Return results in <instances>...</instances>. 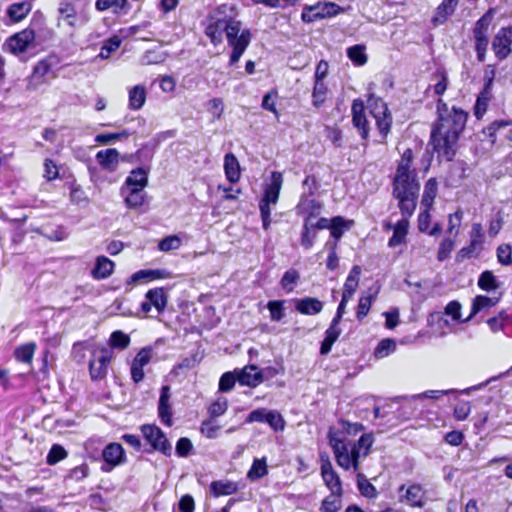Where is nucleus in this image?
Returning a JSON list of instances; mask_svg holds the SVG:
<instances>
[{
    "instance_id": "2",
    "label": "nucleus",
    "mask_w": 512,
    "mask_h": 512,
    "mask_svg": "<svg viewBox=\"0 0 512 512\" xmlns=\"http://www.w3.org/2000/svg\"><path fill=\"white\" fill-rule=\"evenodd\" d=\"M413 152L406 149L398 163L393 180V196L399 201L402 216L411 217L416 209L420 184L414 169H411Z\"/></svg>"
},
{
    "instance_id": "15",
    "label": "nucleus",
    "mask_w": 512,
    "mask_h": 512,
    "mask_svg": "<svg viewBox=\"0 0 512 512\" xmlns=\"http://www.w3.org/2000/svg\"><path fill=\"white\" fill-rule=\"evenodd\" d=\"M507 32L504 27L500 28L492 40V49L498 60H504L512 53V42Z\"/></svg>"
},
{
    "instance_id": "13",
    "label": "nucleus",
    "mask_w": 512,
    "mask_h": 512,
    "mask_svg": "<svg viewBox=\"0 0 512 512\" xmlns=\"http://www.w3.org/2000/svg\"><path fill=\"white\" fill-rule=\"evenodd\" d=\"M55 75L52 72V62L49 59L39 61L33 68L32 75L28 82V89L36 90L38 87L47 82L48 78Z\"/></svg>"
},
{
    "instance_id": "64",
    "label": "nucleus",
    "mask_w": 512,
    "mask_h": 512,
    "mask_svg": "<svg viewBox=\"0 0 512 512\" xmlns=\"http://www.w3.org/2000/svg\"><path fill=\"white\" fill-rule=\"evenodd\" d=\"M497 258L502 265L512 264V247L509 244H502L497 248Z\"/></svg>"
},
{
    "instance_id": "43",
    "label": "nucleus",
    "mask_w": 512,
    "mask_h": 512,
    "mask_svg": "<svg viewBox=\"0 0 512 512\" xmlns=\"http://www.w3.org/2000/svg\"><path fill=\"white\" fill-rule=\"evenodd\" d=\"M348 58L357 66L366 64L368 57L365 53V46L354 45L347 49Z\"/></svg>"
},
{
    "instance_id": "17",
    "label": "nucleus",
    "mask_w": 512,
    "mask_h": 512,
    "mask_svg": "<svg viewBox=\"0 0 512 512\" xmlns=\"http://www.w3.org/2000/svg\"><path fill=\"white\" fill-rule=\"evenodd\" d=\"M35 32L33 29L26 28L11 36L8 40V46L14 54L24 52L34 41Z\"/></svg>"
},
{
    "instance_id": "63",
    "label": "nucleus",
    "mask_w": 512,
    "mask_h": 512,
    "mask_svg": "<svg viewBox=\"0 0 512 512\" xmlns=\"http://www.w3.org/2000/svg\"><path fill=\"white\" fill-rule=\"evenodd\" d=\"M237 380V374L235 370L233 372L224 373L219 381V390L221 392H229L235 385Z\"/></svg>"
},
{
    "instance_id": "44",
    "label": "nucleus",
    "mask_w": 512,
    "mask_h": 512,
    "mask_svg": "<svg viewBox=\"0 0 512 512\" xmlns=\"http://www.w3.org/2000/svg\"><path fill=\"white\" fill-rule=\"evenodd\" d=\"M490 84H491V80H489V82L486 84L485 89L480 93V95L477 98V101L475 104V115L477 118L482 117L487 110L488 102L490 100V92H489Z\"/></svg>"
},
{
    "instance_id": "48",
    "label": "nucleus",
    "mask_w": 512,
    "mask_h": 512,
    "mask_svg": "<svg viewBox=\"0 0 512 512\" xmlns=\"http://www.w3.org/2000/svg\"><path fill=\"white\" fill-rule=\"evenodd\" d=\"M121 42V38L117 35L107 39L101 47L98 57L101 59H108L111 53L120 47Z\"/></svg>"
},
{
    "instance_id": "33",
    "label": "nucleus",
    "mask_w": 512,
    "mask_h": 512,
    "mask_svg": "<svg viewBox=\"0 0 512 512\" xmlns=\"http://www.w3.org/2000/svg\"><path fill=\"white\" fill-rule=\"evenodd\" d=\"M321 205L313 198L308 196H301L300 201L297 205L298 213H305L309 217V221L312 217L319 214Z\"/></svg>"
},
{
    "instance_id": "31",
    "label": "nucleus",
    "mask_w": 512,
    "mask_h": 512,
    "mask_svg": "<svg viewBox=\"0 0 512 512\" xmlns=\"http://www.w3.org/2000/svg\"><path fill=\"white\" fill-rule=\"evenodd\" d=\"M121 194L124 196L126 206L130 209L141 207L145 202L144 189L127 188L126 192Z\"/></svg>"
},
{
    "instance_id": "62",
    "label": "nucleus",
    "mask_w": 512,
    "mask_h": 512,
    "mask_svg": "<svg viewBox=\"0 0 512 512\" xmlns=\"http://www.w3.org/2000/svg\"><path fill=\"white\" fill-rule=\"evenodd\" d=\"M454 249V241L451 238H444L438 248L437 259L443 262L449 258L452 250Z\"/></svg>"
},
{
    "instance_id": "4",
    "label": "nucleus",
    "mask_w": 512,
    "mask_h": 512,
    "mask_svg": "<svg viewBox=\"0 0 512 512\" xmlns=\"http://www.w3.org/2000/svg\"><path fill=\"white\" fill-rule=\"evenodd\" d=\"M328 439L337 464L344 470L353 468L354 471H358L359 459L369 454L373 444L371 434H364L357 441L351 442L341 439L337 433L330 430Z\"/></svg>"
},
{
    "instance_id": "21",
    "label": "nucleus",
    "mask_w": 512,
    "mask_h": 512,
    "mask_svg": "<svg viewBox=\"0 0 512 512\" xmlns=\"http://www.w3.org/2000/svg\"><path fill=\"white\" fill-rule=\"evenodd\" d=\"M410 217L403 216L395 225L388 224V229H393V235L388 241V246L391 248L397 247L406 241L408 233L409 219Z\"/></svg>"
},
{
    "instance_id": "37",
    "label": "nucleus",
    "mask_w": 512,
    "mask_h": 512,
    "mask_svg": "<svg viewBox=\"0 0 512 512\" xmlns=\"http://www.w3.org/2000/svg\"><path fill=\"white\" fill-rule=\"evenodd\" d=\"M341 332L342 330L340 327L329 326L327 328L325 331V337L321 343L320 354L327 355L331 351L333 344L337 341Z\"/></svg>"
},
{
    "instance_id": "58",
    "label": "nucleus",
    "mask_w": 512,
    "mask_h": 512,
    "mask_svg": "<svg viewBox=\"0 0 512 512\" xmlns=\"http://www.w3.org/2000/svg\"><path fill=\"white\" fill-rule=\"evenodd\" d=\"M396 349V343L392 339H383L381 340L376 349H375V356L377 358H383L389 355L390 353L394 352Z\"/></svg>"
},
{
    "instance_id": "8",
    "label": "nucleus",
    "mask_w": 512,
    "mask_h": 512,
    "mask_svg": "<svg viewBox=\"0 0 512 512\" xmlns=\"http://www.w3.org/2000/svg\"><path fill=\"white\" fill-rule=\"evenodd\" d=\"M102 465L100 470L104 473H110L114 468L123 465L127 461L126 453L121 444L112 442L102 450Z\"/></svg>"
},
{
    "instance_id": "35",
    "label": "nucleus",
    "mask_w": 512,
    "mask_h": 512,
    "mask_svg": "<svg viewBox=\"0 0 512 512\" xmlns=\"http://www.w3.org/2000/svg\"><path fill=\"white\" fill-rule=\"evenodd\" d=\"M210 490L215 497L231 495L238 490V485L237 483L228 480L213 481L210 485Z\"/></svg>"
},
{
    "instance_id": "3",
    "label": "nucleus",
    "mask_w": 512,
    "mask_h": 512,
    "mask_svg": "<svg viewBox=\"0 0 512 512\" xmlns=\"http://www.w3.org/2000/svg\"><path fill=\"white\" fill-rule=\"evenodd\" d=\"M205 33L214 45L221 43L223 33L226 34L228 44L233 48L230 55V65L239 61L251 41L250 30H241V22L232 18L217 19L209 23Z\"/></svg>"
},
{
    "instance_id": "34",
    "label": "nucleus",
    "mask_w": 512,
    "mask_h": 512,
    "mask_svg": "<svg viewBox=\"0 0 512 512\" xmlns=\"http://www.w3.org/2000/svg\"><path fill=\"white\" fill-rule=\"evenodd\" d=\"M353 224L352 220H345L341 216H336L330 220L331 237L339 240L346 230H349Z\"/></svg>"
},
{
    "instance_id": "61",
    "label": "nucleus",
    "mask_w": 512,
    "mask_h": 512,
    "mask_svg": "<svg viewBox=\"0 0 512 512\" xmlns=\"http://www.w3.org/2000/svg\"><path fill=\"white\" fill-rule=\"evenodd\" d=\"M373 299L372 294L360 297L356 313L358 320H362L369 313Z\"/></svg>"
},
{
    "instance_id": "40",
    "label": "nucleus",
    "mask_w": 512,
    "mask_h": 512,
    "mask_svg": "<svg viewBox=\"0 0 512 512\" xmlns=\"http://www.w3.org/2000/svg\"><path fill=\"white\" fill-rule=\"evenodd\" d=\"M127 6V0H96L95 8L98 11L111 9L114 14L120 13Z\"/></svg>"
},
{
    "instance_id": "12",
    "label": "nucleus",
    "mask_w": 512,
    "mask_h": 512,
    "mask_svg": "<svg viewBox=\"0 0 512 512\" xmlns=\"http://www.w3.org/2000/svg\"><path fill=\"white\" fill-rule=\"evenodd\" d=\"M376 120L378 130L383 138H386L390 132L392 124V116L389 113L386 103L382 100H376L371 110Z\"/></svg>"
},
{
    "instance_id": "32",
    "label": "nucleus",
    "mask_w": 512,
    "mask_h": 512,
    "mask_svg": "<svg viewBox=\"0 0 512 512\" xmlns=\"http://www.w3.org/2000/svg\"><path fill=\"white\" fill-rule=\"evenodd\" d=\"M459 0H443L436 9V15L433 17L435 24H442L452 15L458 5Z\"/></svg>"
},
{
    "instance_id": "18",
    "label": "nucleus",
    "mask_w": 512,
    "mask_h": 512,
    "mask_svg": "<svg viewBox=\"0 0 512 512\" xmlns=\"http://www.w3.org/2000/svg\"><path fill=\"white\" fill-rule=\"evenodd\" d=\"M352 122L359 130L363 139L369 135L368 121L365 115L364 103L360 99H355L352 103Z\"/></svg>"
},
{
    "instance_id": "54",
    "label": "nucleus",
    "mask_w": 512,
    "mask_h": 512,
    "mask_svg": "<svg viewBox=\"0 0 512 512\" xmlns=\"http://www.w3.org/2000/svg\"><path fill=\"white\" fill-rule=\"evenodd\" d=\"M228 408V401L224 397L218 398L216 401L210 404L208 407L209 418L215 419L223 415Z\"/></svg>"
},
{
    "instance_id": "20",
    "label": "nucleus",
    "mask_w": 512,
    "mask_h": 512,
    "mask_svg": "<svg viewBox=\"0 0 512 512\" xmlns=\"http://www.w3.org/2000/svg\"><path fill=\"white\" fill-rule=\"evenodd\" d=\"M148 174V168L138 167L133 169L121 187V193H125L127 188L145 189L148 185Z\"/></svg>"
},
{
    "instance_id": "16",
    "label": "nucleus",
    "mask_w": 512,
    "mask_h": 512,
    "mask_svg": "<svg viewBox=\"0 0 512 512\" xmlns=\"http://www.w3.org/2000/svg\"><path fill=\"white\" fill-rule=\"evenodd\" d=\"M237 381L240 385L256 387L263 382V373L254 364L246 365L242 369H236Z\"/></svg>"
},
{
    "instance_id": "25",
    "label": "nucleus",
    "mask_w": 512,
    "mask_h": 512,
    "mask_svg": "<svg viewBox=\"0 0 512 512\" xmlns=\"http://www.w3.org/2000/svg\"><path fill=\"white\" fill-rule=\"evenodd\" d=\"M323 302L313 297H305L296 300L295 309L303 315H316L323 309Z\"/></svg>"
},
{
    "instance_id": "26",
    "label": "nucleus",
    "mask_w": 512,
    "mask_h": 512,
    "mask_svg": "<svg viewBox=\"0 0 512 512\" xmlns=\"http://www.w3.org/2000/svg\"><path fill=\"white\" fill-rule=\"evenodd\" d=\"M224 170L226 178L231 183H236L240 179V164L233 153H227L224 157Z\"/></svg>"
},
{
    "instance_id": "11",
    "label": "nucleus",
    "mask_w": 512,
    "mask_h": 512,
    "mask_svg": "<svg viewBox=\"0 0 512 512\" xmlns=\"http://www.w3.org/2000/svg\"><path fill=\"white\" fill-rule=\"evenodd\" d=\"M321 476L325 485L334 495H342V484L339 476L333 469L332 463L328 456L321 455Z\"/></svg>"
},
{
    "instance_id": "53",
    "label": "nucleus",
    "mask_w": 512,
    "mask_h": 512,
    "mask_svg": "<svg viewBox=\"0 0 512 512\" xmlns=\"http://www.w3.org/2000/svg\"><path fill=\"white\" fill-rule=\"evenodd\" d=\"M341 496L331 493L322 501L320 512H337L341 508Z\"/></svg>"
},
{
    "instance_id": "56",
    "label": "nucleus",
    "mask_w": 512,
    "mask_h": 512,
    "mask_svg": "<svg viewBox=\"0 0 512 512\" xmlns=\"http://www.w3.org/2000/svg\"><path fill=\"white\" fill-rule=\"evenodd\" d=\"M219 430L220 426L217 425L215 419L212 418L202 421L200 426L201 433L209 439L216 438Z\"/></svg>"
},
{
    "instance_id": "60",
    "label": "nucleus",
    "mask_w": 512,
    "mask_h": 512,
    "mask_svg": "<svg viewBox=\"0 0 512 512\" xmlns=\"http://www.w3.org/2000/svg\"><path fill=\"white\" fill-rule=\"evenodd\" d=\"M266 423L275 431H282L285 428V421L282 415L277 411H268L266 416Z\"/></svg>"
},
{
    "instance_id": "28",
    "label": "nucleus",
    "mask_w": 512,
    "mask_h": 512,
    "mask_svg": "<svg viewBox=\"0 0 512 512\" xmlns=\"http://www.w3.org/2000/svg\"><path fill=\"white\" fill-rule=\"evenodd\" d=\"M499 301V298L488 297L483 295H478L473 299L471 313L470 315L463 320V322H468L471 318H473L477 313L482 310L489 309L495 306Z\"/></svg>"
},
{
    "instance_id": "1",
    "label": "nucleus",
    "mask_w": 512,
    "mask_h": 512,
    "mask_svg": "<svg viewBox=\"0 0 512 512\" xmlns=\"http://www.w3.org/2000/svg\"><path fill=\"white\" fill-rule=\"evenodd\" d=\"M438 117L432 126L430 145L439 156L453 160L460 135L466 126L468 113L461 108L451 107L442 100L437 102Z\"/></svg>"
},
{
    "instance_id": "49",
    "label": "nucleus",
    "mask_w": 512,
    "mask_h": 512,
    "mask_svg": "<svg viewBox=\"0 0 512 512\" xmlns=\"http://www.w3.org/2000/svg\"><path fill=\"white\" fill-rule=\"evenodd\" d=\"M327 92L328 88L324 81H315L312 92L313 105L315 107H320L325 102Z\"/></svg>"
},
{
    "instance_id": "6",
    "label": "nucleus",
    "mask_w": 512,
    "mask_h": 512,
    "mask_svg": "<svg viewBox=\"0 0 512 512\" xmlns=\"http://www.w3.org/2000/svg\"><path fill=\"white\" fill-rule=\"evenodd\" d=\"M491 11L486 12L475 24L473 36L475 50L479 62H484L489 44V26L491 24Z\"/></svg>"
},
{
    "instance_id": "22",
    "label": "nucleus",
    "mask_w": 512,
    "mask_h": 512,
    "mask_svg": "<svg viewBox=\"0 0 512 512\" xmlns=\"http://www.w3.org/2000/svg\"><path fill=\"white\" fill-rule=\"evenodd\" d=\"M170 400V388L169 386H163L160 392V398L158 403V415L161 421L167 425L171 426L173 424L172 421V411L171 406L169 404Z\"/></svg>"
},
{
    "instance_id": "50",
    "label": "nucleus",
    "mask_w": 512,
    "mask_h": 512,
    "mask_svg": "<svg viewBox=\"0 0 512 512\" xmlns=\"http://www.w3.org/2000/svg\"><path fill=\"white\" fill-rule=\"evenodd\" d=\"M67 455L68 453L63 446L54 444L47 454L46 462L49 465H55L61 460L65 459Z\"/></svg>"
},
{
    "instance_id": "23",
    "label": "nucleus",
    "mask_w": 512,
    "mask_h": 512,
    "mask_svg": "<svg viewBox=\"0 0 512 512\" xmlns=\"http://www.w3.org/2000/svg\"><path fill=\"white\" fill-rule=\"evenodd\" d=\"M96 160L103 169L113 172L119 163V152L114 148L100 150L96 154Z\"/></svg>"
},
{
    "instance_id": "39",
    "label": "nucleus",
    "mask_w": 512,
    "mask_h": 512,
    "mask_svg": "<svg viewBox=\"0 0 512 512\" xmlns=\"http://www.w3.org/2000/svg\"><path fill=\"white\" fill-rule=\"evenodd\" d=\"M35 349L36 344L34 342L23 344L15 349L14 356L19 362L31 364Z\"/></svg>"
},
{
    "instance_id": "24",
    "label": "nucleus",
    "mask_w": 512,
    "mask_h": 512,
    "mask_svg": "<svg viewBox=\"0 0 512 512\" xmlns=\"http://www.w3.org/2000/svg\"><path fill=\"white\" fill-rule=\"evenodd\" d=\"M495 378H491L485 382H482L478 385L471 386L469 388L463 389L461 391H458L456 389H448V390H428L424 393L418 394L414 396L415 398H430V399H438L440 396L448 395L452 393H461V394H469L471 391L479 390L483 387H485L488 383H490Z\"/></svg>"
},
{
    "instance_id": "9",
    "label": "nucleus",
    "mask_w": 512,
    "mask_h": 512,
    "mask_svg": "<svg viewBox=\"0 0 512 512\" xmlns=\"http://www.w3.org/2000/svg\"><path fill=\"white\" fill-rule=\"evenodd\" d=\"M113 357V351L102 347L93 353V358L89 362V371L93 380H100L106 377L108 365Z\"/></svg>"
},
{
    "instance_id": "30",
    "label": "nucleus",
    "mask_w": 512,
    "mask_h": 512,
    "mask_svg": "<svg viewBox=\"0 0 512 512\" xmlns=\"http://www.w3.org/2000/svg\"><path fill=\"white\" fill-rule=\"evenodd\" d=\"M145 298L152 303L158 313H162L165 310L168 302V296L162 287L150 289L146 293Z\"/></svg>"
},
{
    "instance_id": "38",
    "label": "nucleus",
    "mask_w": 512,
    "mask_h": 512,
    "mask_svg": "<svg viewBox=\"0 0 512 512\" xmlns=\"http://www.w3.org/2000/svg\"><path fill=\"white\" fill-rule=\"evenodd\" d=\"M438 183L435 178H430L424 187V192L421 200V205L430 209L433 205L434 199L437 195Z\"/></svg>"
},
{
    "instance_id": "10",
    "label": "nucleus",
    "mask_w": 512,
    "mask_h": 512,
    "mask_svg": "<svg viewBox=\"0 0 512 512\" xmlns=\"http://www.w3.org/2000/svg\"><path fill=\"white\" fill-rule=\"evenodd\" d=\"M400 501L413 507H423L426 503V491L420 484L401 485L398 489Z\"/></svg>"
},
{
    "instance_id": "36",
    "label": "nucleus",
    "mask_w": 512,
    "mask_h": 512,
    "mask_svg": "<svg viewBox=\"0 0 512 512\" xmlns=\"http://www.w3.org/2000/svg\"><path fill=\"white\" fill-rule=\"evenodd\" d=\"M146 89L142 85H136L129 90V108L139 110L145 103Z\"/></svg>"
},
{
    "instance_id": "19",
    "label": "nucleus",
    "mask_w": 512,
    "mask_h": 512,
    "mask_svg": "<svg viewBox=\"0 0 512 512\" xmlns=\"http://www.w3.org/2000/svg\"><path fill=\"white\" fill-rule=\"evenodd\" d=\"M283 184L282 173L274 171L271 173L270 182L264 189V195L261 200L272 205H276L279 199L280 190Z\"/></svg>"
},
{
    "instance_id": "41",
    "label": "nucleus",
    "mask_w": 512,
    "mask_h": 512,
    "mask_svg": "<svg viewBox=\"0 0 512 512\" xmlns=\"http://www.w3.org/2000/svg\"><path fill=\"white\" fill-rule=\"evenodd\" d=\"M478 286L481 290L490 292L498 289L499 283L493 272L486 270L480 274L478 279Z\"/></svg>"
},
{
    "instance_id": "14",
    "label": "nucleus",
    "mask_w": 512,
    "mask_h": 512,
    "mask_svg": "<svg viewBox=\"0 0 512 512\" xmlns=\"http://www.w3.org/2000/svg\"><path fill=\"white\" fill-rule=\"evenodd\" d=\"M152 357L150 348H142L134 357L130 372L134 383H139L144 379V367L149 364Z\"/></svg>"
},
{
    "instance_id": "55",
    "label": "nucleus",
    "mask_w": 512,
    "mask_h": 512,
    "mask_svg": "<svg viewBox=\"0 0 512 512\" xmlns=\"http://www.w3.org/2000/svg\"><path fill=\"white\" fill-rule=\"evenodd\" d=\"M360 274L361 267L358 265L353 266L346 278L343 289L355 292L359 285Z\"/></svg>"
},
{
    "instance_id": "29",
    "label": "nucleus",
    "mask_w": 512,
    "mask_h": 512,
    "mask_svg": "<svg viewBox=\"0 0 512 512\" xmlns=\"http://www.w3.org/2000/svg\"><path fill=\"white\" fill-rule=\"evenodd\" d=\"M31 8V3L27 1L13 3L8 7L7 15L11 22L18 23L30 13Z\"/></svg>"
},
{
    "instance_id": "51",
    "label": "nucleus",
    "mask_w": 512,
    "mask_h": 512,
    "mask_svg": "<svg viewBox=\"0 0 512 512\" xmlns=\"http://www.w3.org/2000/svg\"><path fill=\"white\" fill-rule=\"evenodd\" d=\"M311 228L312 227L309 223V217H306L301 233L300 243L307 250L313 246L314 240L316 238V232H312Z\"/></svg>"
},
{
    "instance_id": "27",
    "label": "nucleus",
    "mask_w": 512,
    "mask_h": 512,
    "mask_svg": "<svg viewBox=\"0 0 512 512\" xmlns=\"http://www.w3.org/2000/svg\"><path fill=\"white\" fill-rule=\"evenodd\" d=\"M113 269V261L106 256H99L91 273L94 279H105L112 274Z\"/></svg>"
},
{
    "instance_id": "57",
    "label": "nucleus",
    "mask_w": 512,
    "mask_h": 512,
    "mask_svg": "<svg viewBox=\"0 0 512 512\" xmlns=\"http://www.w3.org/2000/svg\"><path fill=\"white\" fill-rule=\"evenodd\" d=\"M284 301L283 300H273L269 301L267 304V308L270 311V316L273 321H281L284 314Z\"/></svg>"
},
{
    "instance_id": "45",
    "label": "nucleus",
    "mask_w": 512,
    "mask_h": 512,
    "mask_svg": "<svg viewBox=\"0 0 512 512\" xmlns=\"http://www.w3.org/2000/svg\"><path fill=\"white\" fill-rule=\"evenodd\" d=\"M268 473L267 464L265 459H255L250 470L247 473V477L254 481L264 477Z\"/></svg>"
},
{
    "instance_id": "46",
    "label": "nucleus",
    "mask_w": 512,
    "mask_h": 512,
    "mask_svg": "<svg viewBox=\"0 0 512 512\" xmlns=\"http://www.w3.org/2000/svg\"><path fill=\"white\" fill-rule=\"evenodd\" d=\"M299 279V272L295 269H289L282 276L280 280V285L287 292H292L294 290V286L298 283Z\"/></svg>"
},
{
    "instance_id": "42",
    "label": "nucleus",
    "mask_w": 512,
    "mask_h": 512,
    "mask_svg": "<svg viewBox=\"0 0 512 512\" xmlns=\"http://www.w3.org/2000/svg\"><path fill=\"white\" fill-rule=\"evenodd\" d=\"M58 12L69 26H76L77 13L73 4L67 1L61 2L58 8Z\"/></svg>"
},
{
    "instance_id": "5",
    "label": "nucleus",
    "mask_w": 512,
    "mask_h": 512,
    "mask_svg": "<svg viewBox=\"0 0 512 512\" xmlns=\"http://www.w3.org/2000/svg\"><path fill=\"white\" fill-rule=\"evenodd\" d=\"M344 11V8L334 2H318L314 5L304 6L301 13V20L305 23H313L317 20L333 18Z\"/></svg>"
},
{
    "instance_id": "7",
    "label": "nucleus",
    "mask_w": 512,
    "mask_h": 512,
    "mask_svg": "<svg viewBox=\"0 0 512 512\" xmlns=\"http://www.w3.org/2000/svg\"><path fill=\"white\" fill-rule=\"evenodd\" d=\"M140 431L152 447V450L159 451L165 456H170L172 453V446L168 441L166 434L154 424H144L140 427Z\"/></svg>"
},
{
    "instance_id": "52",
    "label": "nucleus",
    "mask_w": 512,
    "mask_h": 512,
    "mask_svg": "<svg viewBox=\"0 0 512 512\" xmlns=\"http://www.w3.org/2000/svg\"><path fill=\"white\" fill-rule=\"evenodd\" d=\"M357 485L360 493L367 498H374L377 495L376 488L365 478L362 473L357 474Z\"/></svg>"
},
{
    "instance_id": "47",
    "label": "nucleus",
    "mask_w": 512,
    "mask_h": 512,
    "mask_svg": "<svg viewBox=\"0 0 512 512\" xmlns=\"http://www.w3.org/2000/svg\"><path fill=\"white\" fill-rule=\"evenodd\" d=\"M109 344L111 348L124 350L130 344V337L124 332L117 330L110 335Z\"/></svg>"
},
{
    "instance_id": "59",
    "label": "nucleus",
    "mask_w": 512,
    "mask_h": 512,
    "mask_svg": "<svg viewBox=\"0 0 512 512\" xmlns=\"http://www.w3.org/2000/svg\"><path fill=\"white\" fill-rule=\"evenodd\" d=\"M181 246V239L177 235H170L163 238L159 244L158 248L160 251L169 252L172 250H176Z\"/></svg>"
}]
</instances>
